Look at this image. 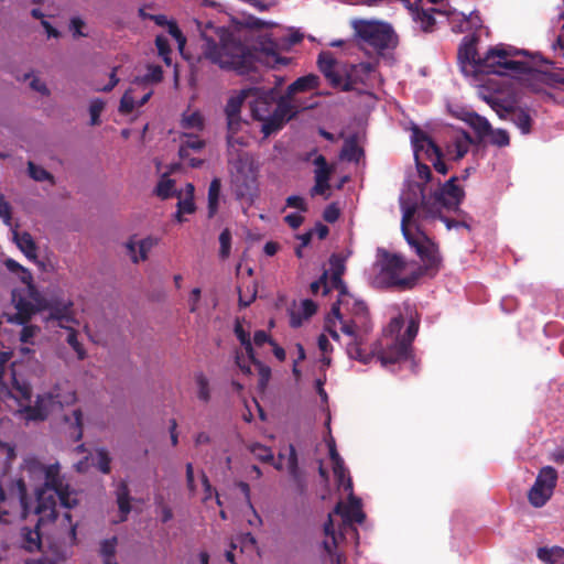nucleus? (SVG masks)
I'll use <instances>...</instances> for the list:
<instances>
[{
	"label": "nucleus",
	"instance_id": "23",
	"mask_svg": "<svg viewBox=\"0 0 564 564\" xmlns=\"http://www.w3.org/2000/svg\"><path fill=\"white\" fill-rule=\"evenodd\" d=\"M256 50L258 51V62L261 61V55L263 54L267 57V63L272 62L273 67L278 64H289V58L278 54V44L270 36H264L260 41L259 47L256 46Z\"/></svg>",
	"mask_w": 564,
	"mask_h": 564
},
{
	"label": "nucleus",
	"instance_id": "4",
	"mask_svg": "<svg viewBox=\"0 0 564 564\" xmlns=\"http://www.w3.org/2000/svg\"><path fill=\"white\" fill-rule=\"evenodd\" d=\"M373 329V323L369 310L365 302L355 301L351 307L349 321L343 323L340 330L349 340L346 343V354L350 359L360 361L364 365L369 364L375 355L366 350L369 335Z\"/></svg>",
	"mask_w": 564,
	"mask_h": 564
},
{
	"label": "nucleus",
	"instance_id": "55",
	"mask_svg": "<svg viewBox=\"0 0 564 564\" xmlns=\"http://www.w3.org/2000/svg\"><path fill=\"white\" fill-rule=\"evenodd\" d=\"M97 456V467L102 474H109L110 473V464L111 458L109 456V453L106 448H98L96 451Z\"/></svg>",
	"mask_w": 564,
	"mask_h": 564
},
{
	"label": "nucleus",
	"instance_id": "26",
	"mask_svg": "<svg viewBox=\"0 0 564 564\" xmlns=\"http://www.w3.org/2000/svg\"><path fill=\"white\" fill-rule=\"evenodd\" d=\"M319 86V77L315 74H308L302 77H299L294 80L286 89V94L292 98H295V95L299 93H308L314 89H317Z\"/></svg>",
	"mask_w": 564,
	"mask_h": 564
},
{
	"label": "nucleus",
	"instance_id": "40",
	"mask_svg": "<svg viewBox=\"0 0 564 564\" xmlns=\"http://www.w3.org/2000/svg\"><path fill=\"white\" fill-rule=\"evenodd\" d=\"M14 238L19 249L26 258L32 260L36 258V245L29 232L15 234Z\"/></svg>",
	"mask_w": 564,
	"mask_h": 564
},
{
	"label": "nucleus",
	"instance_id": "38",
	"mask_svg": "<svg viewBox=\"0 0 564 564\" xmlns=\"http://www.w3.org/2000/svg\"><path fill=\"white\" fill-rule=\"evenodd\" d=\"M536 555L546 564H564V549L560 546L539 547Z\"/></svg>",
	"mask_w": 564,
	"mask_h": 564
},
{
	"label": "nucleus",
	"instance_id": "16",
	"mask_svg": "<svg viewBox=\"0 0 564 564\" xmlns=\"http://www.w3.org/2000/svg\"><path fill=\"white\" fill-rule=\"evenodd\" d=\"M377 357L384 367L394 365L408 360L411 357V348L408 343H402L399 337H395Z\"/></svg>",
	"mask_w": 564,
	"mask_h": 564
},
{
	"label": "nucleus",
	"instance_id": "50",
	"mask_svg": "<svg viewBox=\"0 0 564 564\" xmlns=\"http://www.w3.org/2000/svg\"><path fill=\"white\" fill-rule=\"evenodd\" d=\"M195 381L198 388V399L207 403L210 400V389L207 377L203 372H198L195 375Z\"/></svg>",
	"mask_w": 564,
	"mask_h": 564
},
{
	"label": "nucleus",
	"instance_id": "17",
	"mask_svg": "<svg viewBox=\"0 0 564 564\" xmlns=\"http://www.w3.org/2000/svg\"><path fill=\"white\" fill-rule=\"evenodd\" d=\"M452 31L464 33L467 31H477L482 26V20L478 11H471L468 15L455 10L448 13Z\"/></svg>",
	"mask_w": 564,
	"mask_h": 564
},
{
	"label": "nucleus",
	"instance_id": "56",
	"mask_svg": "<svg viewBox=\"0 0 564 564\" xmlns=\"http://www.w3.org/2000/svg\"><path fill=\"white\" fill-rule=\"evenodd\" d=\"M135 105L137 102L132 96V90L129 89L122 95L120 99L119 112L121 115H129L133 111Z\"/></svg>",
	"mask_w": 564,
	"mask_h": 564
},
{
	"label": "nucleus",
	"instance_id": "6",
	"mask_svg": "<svg viewBox=\"0 0 564 564\" xmlns=\"http://www.w3.org/2000/svg\"><path fill=\"white\" fill-rule=\"evenodd\" d=\"M518 55H529V53L512 46L505 47L499 45L489 48L485 56L480 57L479 66H477V76L481 74L505 75L507 70L529 74L532 68L527 62L508 59Z\"/></svg>",
	"mask_w": 564,
	"mask_h": 564
},
{
	"label": "nucleus",
	"instance_id": "41",
	"mask_svg": "<svg viewBox=\"0 0 564 564\" xmlns=\"http://www.w3.org/2000/svg\"><path fill=\"white\" fill-rule=\"evenodd\" d=\"M117 544L118 539L116 536L101 541L100 555L104 564H118L116 561Z\"/></svg>",
	"mask_w": 564,
	"mask_h": 564
},
{
	"label": "nucleus",
	"instance_id": "44",
	"mask_svg": "<svg viewBox=\"0 0 564 564\" xmlns=\"http://www.w3.org/2000/svg\"><path fill=\"white\" fill-rule=\"evenodd\" d=\"M129 252L131 254V259L134 263L139 262L140 260H145L148 258V252L153 247V241L150 238L143 239L139 242V256L135 253V245L133 242H129L127 245Z\"/></svg>",
	"mask_w": 564,
	"mask_h": 564
},
{
	"label": "nucleus",
	"instance_id": "14",
	"mask_svg": "<svg viewBox=\"0 0 564 564\" xmlns=\"http://www.w3.org/2000/svg\"><path fill=\"white\" fill-rule=\"evenodd\" d=\"M57 495L52 490H36V506L34 512L39 516V523L53 522L57 518Z\"/></svg>",
	"mask_w": 564,
	"mask_h": 564
},
{
	"label": "nucleus",
	"instance_id": "49",
	"mask_svg": "<svg viewBox=\"0 0 564 564\" xmlns=\"http://www.w3.org/2000/svg\"><path fill=\"white\" fill-rule=\"evenodd\" d=\"M489 143L499 148H503L510 144V137L505 129H492L488 132Z\"/></svg>",
	"mask_w": 564,
	"mask_h": 564
},
{
	"label": "nucleus",
	"instance_id": "52",
	"mask_svg": "<svg viewBox=\"0 0 564 564\" xmlns=\"http://www.w3.org/2000/svg\"><path fill=\"white\" fill-rule=\"evenodd\" d=\"M318 68L325 76L326 73H330L338 65L337 61L333 57L329 52H322L317 59Z\"/></svg>",
	"mask_w": 564,
	"mask_h": 564
},
{
	"label": "nucleus",
	"instance_id": "57",
	"mask_svg": "<svg viewBox=\"0 0 564 564\" xmlns=\"http://www.w3.org/2000/svg\"><path fill=\"white\" fill-rule=\"evenodd\" d=\"M182 127L185 129H198L202 130L204 127L203 118L199 112H193L184 116L182 119Z\"/></svg>",
	"mask_w": 564,
	"mask_h": 564
},
{
	"label": "nucleus",
	"instance_id": "36",
	"mask_svg": "<svg viewBox=\"0 0 564 564\" xmlns=\"http://www.w3.org/2000/svg\"><path fill=\"white\" fill-rule=\"evenodd\" d=\"M64 421L69 425V437L74 442H78L83 437V413L79 409L72 412L70 415H65Z\"/></svg>",
	"mask_w": 564,
	"mask_h": 564
},
{
	"label": "nucleus",
	"instance_id": "28",
	"mask_svg": "<svg viewBox=\"0 0 564 564\" xmlns=\"http://www.w3.org/2000/svg\"><path fill=\"white\" fill-rule=\"evenodd\" d=\"M246 91L241 90L239 94L231 96L226 105L225 112L228 121V129H232V123H238L242 104L246 99Z\"/></svg>",
	"mask_w": 564,
	"mask_h": 564
},
{
	"label": "nucleus",
	"instance_id": "47",
	"mask_svg": "<svg viewBox=\"0 0 564 564\" xmlns=\"http://www.w3.org/2000/svg\"><path fill=\"white\" fill-rule=\"evenodd\" d=\"M175 181L169 178L166 175L160 180L155 187L156 195L162 199H167L172 196H176L178 192L174 189Z\"/></svg>",
	"mask_w": 564,
	"mask_h": 564
},
{
	"label": "nucleus",
	"instance_id": "63",
	"mask_svg": "<svg viewBox=\"0 0 564 564\" xmlns=\"http://www.w3.org/2000/svg\"><path fill=\"white\" fill-rule=\"evenodd\" d=\"M285 204H286V207L295 208L303 213H306L308 209L305 199L299 195L289 196L285 200Z\"/></svg>",
	"mask_w": 564,
	"mask_h": 564
},
{
	"label": "nucleus",
	"instance_id": "37",
	"mask_svg": "<svg viewBox=\"0 0 564 564\" xmlns=\"http://www.w3.org/2000/svg\"><path fill=\"white\" fill-rule=\"evenodd\" d=\"M220 191H221L220 178H218V177L213 178L209 184V187H208V205H207L208 218H213L218 212Z\"/></svg>",
	"mask_w": 564,
	"mask_h": 564
},
{
	"label": "nucleus",
	"instance_id": "15",
	"mask_svg": "<svg viewBox=\"0 0 564 564\" xmlns=\"http://www.w3.org/2000/svg\"><path fill=\"white\" fill-rule=\"evenodd\" d=\"M475 141L467 131H455L445 145V153L448 159L459 161L469 151Z\"/></svg>",
	"mask_w": 564,
	"mask_h": 564
},
{
	"label": "nucleus",
	"instance_id": "24",
	"mask_svg": "<svg viewBox=\"0 0 564 564\" xmlns=\"http://www.w3.org/2000/svg\"><path fill=\"white\" fill-rule=\"evenodd\" d=\"M411 142L413 144L415 159L419 156L420 151H425L426 156L431 158V153H437L438 145L427 135L426 132L417 127H414L411 134Z\"/></svg>",
	"mask_w": 564,
	"mask_h": 564
},
{
	"label": "nucleus",
	"instance_id": "31",
	"mask_svg": "<svg viewBox=\"0 0 564 564\" xmlns=\"http://www.w3.org/2000/svg\"><path fill=\"white\" fill-rule=\"evenodd\" d=\"M9 496L11 499H15L20 503L23 514L26 516L29 513L30 506L26 485L23 479L19 478L11 482L9 487Z\"/></svg>",
	"mask_w": 564,
	"mask_h": 564
},
{
	"label": "nucleus",
	"instance_id": "5",
	"mask_svg": "<svg viewBox=\"0 0 564 564\" xmlns=\"http://www.w3.org/2000/svg\"><path fill=\"white\" fill-rule=\"evenodd\" d=\"M458 177L452 176L442 186H440L430 197L425 195L424 186L420 188L421 202L410 200L408 198H401L400 204L415 203L417 208L415 215H417L419 221H427L437 219L441 217L442 208L458 210L462 204L465 192L457 185Z\"/></svg>",
	"mask_w": 564,
	"mask_h": 564
},
{
	"label": "nucleus",
	"instance_id": "8",
	"mask_svg": "<svg viewBox=\"0 0 564 564\" xmlns=\"http://www.w3.org/2000/svg\"><path fill=\"white\" fill-rule=\"evenodd\" d=\"M355 29L360 39L377 50L397 45V35L389 24L360 21L356 23Z\"/></svg>",
	"mask_w": 564,
	"mask_h": 564
},
{
	"label": "nucleus",
	"instance_id": "12",
	"mask_svg": "<svg viewBox=\"0 0 564 564\" xmlns=\"http://www.w3.org/2000/svg\"><path fill=\"white\" fill-rule=\"evenodd\" d=\"M478 37L465 36L458 48V63L462 72L467 76L477 77V66H479L480 56L477 53L476 43Z\"/></svg>",
	"mask_w": 564,
	"mask_h": 564
},
{
	"label": "nucleus",
	"instance_id": "13",
	"mask_svg": "<svg viewBox=\"0 0 564 564\" xmlns=\"http://www.w3.org/2000/svg\"><path fill=\"white\" fill-rule=\"evenodd\" d=\"M314 165L316 166L314 171V180L315 184L311 188L310 194L312 197L321 195L325 196V198L329 197V180L332 175V167L328 165L326 158L322 154H318L314 159Z\"/></svg>",
	"mask_w": 564,
	"mask_h": 564
},
{
	"label": "nucleus",
	"instance_id": "25",
	"mask_svg": "<svg viewBox=\"0 0 564 564\" xmlns=\"http://www.w3.org/2000/svg\"><path fill=\"white\" fill-rule=\"evenodd\" d=\"M194 185L192 183H187L185 186L184 197L182 191L177 193L176 197L178 198V202L175 218L178 223H183L185 220L183 218L184 214H193L196 210V206L194 203Z\"/></svg>",
	"mask_w": 564,
	"mask_h": 564
},
{
	"label": "nucleus",
	"instance_id": "34",
	"mask_svg": "<svg viewBox=\"0 0 564 564\" xmlns=\"http://www.w3.org/2000/svg\"><path fill=\"white\" fill-rule=\"evenodd\" d=\"M43 523L36 522V525L34 529L23 528L22 529V536H23V547L29 552L39 551L42 545L41 541V532H40V525Z\"/></svg>",
	"mask_w": 564,
	"mask_h": 564
},
{
	"label": "nucleus",
	"instance_id": "39",
	"mask_svg": "<svg viewBox=\"0 0 564 564\" xmlns=\"http://www.w3.org/2000/svg\"><path fill=\"white\" fill-rule=\"evenodd\" d=\"M184 138L180 145L178 155L185 161L191 151H200L205 147V142L194 134H184Z\"/></svg>",
	"mask_w": 564,
	"mask_h": 564
},
{
	"label": "nucleus",
	"instance_id": "33",
	"mask_svg": "<svg viewBox=\"0 0 564 564\" xmlns=\"http://www.w3.org/2000/svg\"><path fill=\"white\" fill-rule=\"evenodd\" d=\"M231 180L236 176H242L250 173H254L252 163L249 160L247 153H238L237 156L229 161Z\"/></svg>",
	"mask_w": 564,
	"mask_h": 564
},
{
	"label": "nucleus",
	"instance_id": "48",
	"mask_svg": "<svg viewBox=\"0 0 564 564\" xmlns=\"http://www.w3.org/2000/svg\"><path fill=\"white\" fill-rule=\"evenodd\" d=\"M289 455H288V469L289 474L295 481H300L301 479V470L299 468V459L295 446L289 445Z\"/></svg>",
	"mask_w": 564,
	"mask_h": 564
},
{
	"label": "nucleus",
	"instance_id": "10",
	"mask_svg": "<svg viewBox=\"0 0 564 564\" xmlns=\"http://www.w3.org/2000/svg\"><path fill=\"white\" fill-rule=\"evenodd\" d=\"M271 118L267 123L262 124V132L264 135H270L280 129L283 124L293 119L302 109V105L299 104L296 98H292L289 94L280 96L279 99L273 104Z\"/></svg>",
	"mask_w": 564,
	"mask_h": 564
},
{
	"label": "nucleus",
	"instance_id": "32",
	"mask_svg": "<svg viewBox=\"0 0 564 564\" xmlns=\"http://www.w3.org/2000/svg\"><path fill=\"white\" fill-rule=\"evenodd\" d=\"M73 303L70 301H54L48 302L44 305V308L50 310V317L56 321H69L70 319V308Z\"/></svg>",
	"mask_w": 564,
	"mask_h": 564
},
{
	"label": "nucleus",
	"instance_id": "62",
	"mask_svg": "<svg viewBox=\"0 0 564 564\" xmlns=\"http://www.w3.org/2000/svg\"><path fill=\"white\" fill-rule=\"evenodd\" d=\"M163 79V69L160 65H149L143 80L147 83H160Z\"/></svg>",
	"mask_w": 564,
	"mask_h": 564
},
{
	"label": "nucleus",
	"instance_id": "19",
	"mask_svg": "<svg viewBox=\"0 0 564 564\" xmlns=\"http://www.w3.org/2000/svg\"><path fill=\"white\" fill-rule=\"evenodd\" d=\"M231 183L237 198L252 202L257 196L258 182L256 173L236 176L231 180Z\"/></svg>",
	"mask_w": 564,
	"mask_h": 564
},
{
	"label": "nucleus",
	"instance_id": "22",
	"mask_svg": "<svg viewBox=\"0 0 564 564\" xmlns=\"http://www.w3.org/2000/svg\"><path fill=\"white\" fill-rule=\"evenodd\" d=\"M343 300L338 299L335 303L332 304L329 313L326 315L324 321V330L337 343L340 340V336L336 329L337 322L343 326V323L349 321V318H344L340 312V304Z\"/></svg>",
	"mask_w": 564,
	"mask_h": 564
},
{
	"label": "nucleus",
	"instance_id": "18",
	"mask_svg": "<svg viewBox=\"0 0 564 564\" xmlns=\"http://www.w3.org/2000/svg\"><path fill=\"white\" fill-rule=\"evenodd\" d=\"M12 302L14 303L17 313L13 315L4 314L7 321L19 325H25L35 314V306L31 301L21 296L15 290L12 292Z\"/></svg>",
	"mask_w": 564,
	"mask_h": 564
},
{
	"label": "nucleus",
	"instance_id": "21",
	"mask_svg": "<svg viewBox=\"0 0 564 564\" xmlns=\"http://www.w3.org/2000/svg\"><path fill=\"white\" fill-rule=\"evenodd\" d=\"M274 100L275 89H271L264 96L259 97L251 108L253 118L261 121L262 124L267 123L271 118Z\"/></svg>",
	"mask_w": 564,
	"mask_h": 564
},
{
	"label": "nucleus",
	"instance_id": "46",
	"mask_svg": "<svg viewBox=\"0 0 564 564\" xmlns=\"http://www.w3.org/2000/svg\"><path fill=\"white\" fill-rule=\"evenodd\" d=\"M364 155L362 149L357 144L355 140L346 141L343 150L341 158L349 161L358 163Z\"/></svg>",
	"mask_w": 564,
	"mask_h": 564
},
{
	"label": "nucleus",
	"instance_id": "58",
	"mask_svg": "<svg viewBox=\"0 0 564 564\" xmlns=\"http://www.w3.org/2000/svg\"><path fill=\"white\" fill-rule=\"evenodd\" d=\"M29 174L37 182L46 180L53 181V176L43 167L35 165L33 162H29Z\"/></svg>",
	"mask_w": 564,
	"mask_h": 564
},
{
	"label": "nucleus",
	"instance_id": "53",
	"mask_svg": "<svg viewBox=\"0 0 564 564\" xmlns=\"http://www.w3.org/2000/svg\"><path fill=\"white\" fill-rule=\"evenodd\" d=\"M219 257L225 260L229 257L231 250V232L225 228L219 235Z\"/></svg>",
	"mask_w": 564,
	"mask_h": 564
},
{
	"label": "nucleus",
	"instance_id": "59",
	"mask_svg": "<svg viewBox=\"0 0 564 564\" xmlns=\"http://www.w3.org/2000/svg\"><path fill=\"white\" fill-rule=\"evenodd\" d=\"M104 108H105V102L99 98L94 99L90 102L89 113H90L91 126H97L100 123L99 117H100V113L102 112Z\"/></svg>",
	"mask_w": 564,
	"mask_h": 564
},
{
	"label": "nucleus",
	"instance_id": "64",
	"mask_svg": "<svg viewBox=\"0 0 564 564\" xmlns=\"http://www.w3.org/2000/svg\"><path fill=\"white\" fill-rule=\"evenodd\" d=\"M339 216H340V209L336 203L329 204L328 206H326V208L323 212L324 220L327 223H330V224L337 221Z\"/></svg>",
	"mask_w": 564,
	"mask_h": 564
},
{
	"label": "nucleus",
	"instance_id": "9",
	"mask_svg": "<svg viewBox=\"0 0 564 564\" xmlns=\"http://www.w3.org/2000/svg\"><path fill=\"white\" fill-rule=\"evenodd\" d=\"M558 480V473L552 466L542 467L533 486L528 492V500L534 508H542L552 498Z\"/></svg>",
	"mask_w": 564,
	"mask_h": 564
},
{
	"label": "nucleus",
	"instance_id": "43",
	"mask_svg": "<svg viewBox=\"0 0 564 564\" xmlns=\"http://www.w3.org/2000/svg\"><path fill=\"white\" fill-rule=\"evenodd\" d=\"M234 332L240 344L245 347L248 359L254 360V350L252 347V341L250 339V334L247 330H245V328L239 322L235 324Z\"/></svg>",
	"mask_w": 564,
	"mask_h": 564
},
{
	"label": "nucleus",
	"instance_id": "3",
	"mask_svg": "<svg viewBox=\"0 0 564 564\" xmlns=\"http://www.w3.org/2000/svg\"><path fill=\"white\" fill-rule=\"evenodd\" d=\"M9 394L18 402L17 413L26 422L45 421L51 411L56 408L72 404L76 401V393L69 390L61 392L58 387L43 394H37L34 404H32V386L20 378L13 377L12 387Z\"/></svg>",
	"mask_w": 564,
	"mask_h": 564
},
{
	"label": "nucleus",
	"instance_id": "27",
	"mask_svg": "<svg viewBox=\"0 0 564 564\" xmlns=\"http://www.w3.org/2000/svg\"><path fill=\"white\" fill-rule=\"evenodd\" d=\"M326 79L334 88H340L343 91H350L354 89V82L346 70L339 65L335 66L330 73H326Z\"/></svg>",
	"mask_w": 564,
	"mask_h": 564
},
{
	"label": "nucleus",
	"instance_id": "51",
	"mask_svg": "<svg viewBox=\"0 0 564 564\" xmlns=\"http://www.w3.org/2000/svg\"><path fill=\"white\" fill-rule=\"evenodd\" d=\"M249 449L251 454L262 463H269L273 460V453L268 446L254 443L249 446Z\"/></svg>",
	"mask_w": 564,
	"mask_h": 564
},
{
	"label": "nucleus",
	"instance_id": "54",
	"mask_svg": "<svg viewBox=\"0 0 564 564\" xmlns=\"http://www.w3.org/2000/svg\"><path fill=\"white\" fill-rule=\"evenodd\" d=\"M155 46L158 48L159 55L163 58V61L170 65L171 64V47L169 40L164 35H158L155 37Z\"/></svg>",
	"mask_w": 564,
	"mask_h": 564
},
{
	"label": "nucleus",
	"instance_id": "1",
	"mask_svg": "<svg viewBox=\"0 0 564 564\" xmlns=\"http://www.w3.org/2000/svg\"><path fill=\"white\" fill-rule=\"evenodd\" d=\"M416 208L415 203H402L401 230L404 239L415 250L423 264L417 265L409 275L402 276L409 265L405 258L387 250H379L380 258L377 262L379 272L376 281L382 288L411 290L422 276H434L440 270L441 257L437 246L425 234L415 237L410 231L409 226L415 217Z\"/></svg>",
	"mask_w": 564,
	"mask_h": 564
},
{
	"label": "nucleus",
	"instance_id": "60",
	"mask_svg": "<svg viewBox=\"0 0 564 564\" xmlns=\"http://www.w3.org/2000/svg\"><path fill=\"white\" fill-rule=\"evenodd\" d=\"M311 292L313 294H317L321 289H323V294L326 295L330 292V288L328 284V273L324 271L323 274L318 278V280L311 283Z\"/></svg>",
	"mask_w": 564,
	"mask_h": 564
},
{
	"label": "nucleus",
	"instance_id": "61",
	"mask_svg": "<svg viewBox=\"0 0 564 564\" xmlns=\"http://www.w3.org/2000/svg\"><path fill=\"white\" fill-rule=\"evenodd\" d=\"M66 341L76 351L78 359L83 360L86 357V351L79 343L77 333L74 329L68 333Z\"/></svg>",
	"mask_w": 564,
	"mask_h": 564
},
{
	"label": "nucleus",
	"instance_id": "20",
	"mask_svg": "<svg viewBox=\"0 0 564 564\" xmlns=\"http://www.w3.org/2000/svg\"><path fill=\"white\" fill-rule=\"evenodd\" d=\"M334 512L343 518L344 523H362L366 518L361 510L360 500L352 496V491H350L349 505L344 506L341 502H338Z\"/></svg>",
	"mask_w": 564,
	"mask_h": 564
},
{
	"label": "nucleus",
	"instance_id": "29",
	"mask_svg": "<svg viewBox=\"0 0 564 564\" xmlns=\"http://www.w3.org/2000/svg\"><path fill=\"white\" fill-rule=\"evenodd\" d=\"M117 503L119 508L120 518L118 522H123L128 519V514L131 511L130 505V490L128 484L121 480L116 490Z\"/></svg>",
	"mask_w": 564,
	"mask_h": 564
},
{
	"label": "nucleus",
	"instance_id": "2",
	"mask_svg": "<svg viewBox=\"0 0 564 564\" xmlns=\"http://www.w3.org/2000/svg\"><path fill=\"white\" fill-rule=\"evenodd\" d=\"M215 34L218 41L202 32L205 43L199 59H206L223 70H234L239 75L248 74L256 68V46L247 44L238 32L225 26L216 28Z\"/></svg>",
	"mask_w": 564,
	"mask_h": 564
},
{
	"label": "nucleus",
	"instance_id": "7",
	"mask_svg": "<svg viewBox=\"0 0 564 564\" xmlns=\"http://www.w3.org/2000/svg\"><path fill=\"white\" fill-rule=\"evenodd\" d=\"M482 98L500 119L510 120L523 134L531 132L532 118L527 109L513 106L496 93L484 95Z\"/></svg>",
	"mask_w": 564,
	"mask_h": 564
},
{
	"label": "nucleus",
	"instance_id": "42",
	"mask_svg": "<svg viewBox=\"0 0 564 564\" xmlns=\"http://www.w3.org/2000/svg\"><path fill=\"white\" fill-rule=\"evenodd\" d=\"M434 12H437V11L435 9L425 10L422 8L421 9L415 8L413 10L414 19L417 22H420L423 31H425V32L431 31L432 28L434 26V24H435V19L433 15Z\"/></svg>",
	"mask_w": 564,
	"mask_h": 564
},
{
	"label": "nucleus",
	"instance_id": "45",
	"mask_svg": "<svg viewBox=\"0 0 564 564\" xmlns=\"http://www.w3.org/2000/svg\"><path fill=\"white\" fill-rule=\"evenodd\" d=\"M333 471L338 485L343 487L345 491H352L351 478L347 476L346 479L347 470L345 469L344 460L333 463Z\"/></svg>",
	"mask_w": 564,
	"mask_h": 564
},
{
	"label": "nucleus",
	"instance_id": "11",
	"mask_svg": "<svg viewBox=\"0 0 564 564\" xmlns=\"http://www.w3.org/2000/svg\"><path fill=\"white\" fill-rule=\"evenodd\" d=\"M39 490L54 491L58 497L61 506L64 508L72 509L78 503V500L73 497L74 492L69 490L68 485L64 484L55 466H50L46 469L44 485Z\"/></svg>",
	"mask_w": 564,
	"mask_h": 564
},
{
	"label": "nucleus",
	"instance_id": "30",
	"mask_svg": "<svg viewBox=\"0 0 564 564\" xmlns=\"http://www.w3.org/2000/svg\"><path fill=\"white\" fill-rule=\"evenodd\" d=\"M466 122L477 134L478 143L485 141L488 137V132H491L490 122L476 112L468 113Z\"/></svg>",
	"mask_w": 564,
	"mask_h": 564
},
{
	"label": "nucleus",
	"instance_id": "35",
	"mask_svg": "<svg viewBox=\"0 0 564 564\" xmlns=\"http://www.w3.org/2000/svg\"><path fill=\"white\" fill-rule=\"evenodd\" d=\"M4 264L10 272L19 275L21 282L28 285L29 293L33 295L35 288L33 285V276L31 272L13 259H7Z\"/></svg>",
	"mask_w": 564,
	"mask_h": 564
}]
</instances>
